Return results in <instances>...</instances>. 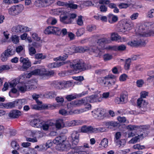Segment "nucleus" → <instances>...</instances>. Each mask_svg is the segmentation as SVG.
<instances>
[{"label":"nucleus","instance_id":"nucleus-64","mask_svg":"<svg viewBox=\"0 0 154 154\" xmlns=\"http://www.w3.org/2000/svg\"><path fill=\"white\" fill-rule=\"evenodd\" d=\"M64 88H67L71 86L72 83L70 81H63Z\"/></svg>","mask_w":154,"mask_h":154},{"label":"nucleus","instance_id":"nucleus-61","mask_svg":"<svg viewBox=\"0 0 154 154\" xmlns=\"http://www.w3.org/2000/svg\"><path fill=\"white\" fill-rule=\"evenodd\" d=\"M130 5L127 3H121L119 4L118 6L120 9L126 8Z\"/></svg>","mask_w":154,"mask_h":154},{"label":"nucleus","instance_id":"nucleus-35","mask_svg":"<svg viewBox=\"0 0 154 154\" xmlns=\"http://www.w3.org/2000/svg\"><path fill=\"white\" fill-rule=\"evenodd\" d=\"M118 18L116 16L109 14V16L108 21L109 23H112L117 21Z\"/></svg>","mask_w":154,"mask_h":154},{"label":"nucleus","instance_id":"nucleus-12","mask_svg":"<svg viewBox=\"0 0 154 154\" xmlns=\"http://www.w3.org/2000/svg\"><path fill=\"white\" fill-rule=\"evenodd\" d=\"M133 27V23L130 20H128L123 24L120 29V30L121 32H124L126 31L130 30Z\"/></svg>","mask_w":154,"mask_h":154},{"label":"nucleus","instance_id":"nucleus-45","mask_svg":"<svg viewBox=\"0 0 154 154\" xmlns=\"http://www.w3.org/2000/svg\"><path fill=\"white\" fill-rule=\"evenodd\" d=\"M143 35L145 37L154 36V31L149 30L147 32H144L143 33Z\"/></svg>","mask_w":154,"mask_h":154},{"label":"nucleus","instance_id":"nucleus-1","mask_svg":"<svg viewBox=\"0 0 154 154\" xmlns=\"http://www.w3.org/2000/svg\"><path fill=\"white\" fill-rule=\"evenodd\" d=\"M53 142L55 144H58L60 149L62 151L66 150L70 146V143L66 140V137L64 136L56 137Z\"/></svg>","mask_w":154,"mask_h":154},{"label":"nucleus","instance_id":"nucleus-27","mask_svg":"<svg viewBox=\"0 0 154 154\" xmlns=\"http://www.w3.org/2000/svg\"><path fill=\"white\" fill-rule=\"evenodd\" d=\"M86 105H87L84 109H81L75 110V113L77 114H80L91 109V106L90 104H89V103Z\"/></svg>","mask_w":154,"mask_h":154},{"label":"nucleus","instance_id":"nucleus-38","mask_svg":"<svg viewBox=\"0 0 154 154\" xmlns=\"http://www.w3.org/2000/svg\"><path fill=\"white\" fill-rule=\"evenodd\" d=\"M115 143H116V144L117 146H119L120 147L122 148L125 145L126 143V141L125 139H121V140L120 139L119 140L116 141Z\"/></svg>","mask_w":154,"mask_h":154},{"label":"nucleus","instance_id":"nucleus-59","mask_svg":"<svg viewBox=\"0 0 154 154\" xmlns=\"http://www.w3.org/2000/svg\"><path fill=\"white\" fill-rule=\"evenodd\" d=\"M29 54L31 56H33L35 54L36 51L35 49L33 47H31L29 48Z\"/></svg>","mask_w":154,"mask_h":154},{"label":"nucleus","instance_id":"nucleus-56","mask_svg":"<svg viewBox=\"0 0 154 154\" xmlns=\"http://www.w3.org/2000/svg\"><path fill=\"white\" fill-rule=\"evenodd\" d=\"M68 57V56L67 55L65 54L63 56H60L57 57L55 60H61V61H64Z\"/></svg>","mask_w":154,"mask_h":154},{"label":"nucleus","instance_id":"nucleus-33","mask_svg":"<svg viewBox=\"0 0 154 154\" xmlns=\"http://www.w3.org/2000/svg\"><path fill=\"white\" fill-rule=\"evenodd\" d=\"M60 21L65 24H68L71 23L69 17L68 16H65L63 17H60Z\"/></svg>","mask_w":154,"mask_h":154},{"label":"nucleus","instance_id":"nucleus-26","mask_svg":"<svg viewBox=\"0 0 154 154\" xmlns=\"http://www.w3.org/2000/svg\"><path fill=\"white\" fill-rule=\"evenodd\" d=\"M42 76L45 78L50 77L54 75V72L53 70L46 71L45 69H42Z\"/></svg>","mask_w":154,"mask_h":154},{"label":"nucleus","instance_id":"nucleus-40","mask_svg":"<svg viewBox=\"0 0 154 154\" xmlns=\"http://www.w3.org/2000/svg\"><path fill=\"white\" fill-rule=\"evenodd\" d=\"M52 141L51 140H48L45 144H43L42 146L43 149H45L48 148L52 146Z\"/></svg>","mask_w":154,"mask_h":154},{"label":"nucleus","instance_id":"nucleus-7","mask_svg":"<svg viewBox=\"0 0 154 154\" xmlns=\"http://www.w3.org/2000/svg\"><path fill=\"white\" fill-rule=\"evenodd\" d=\"M79 134L77 131H74L71 134V140L69 142L70 144V146L74 149L75 146L78 143L79 141Z\"/></svg>","mask_w":154,"mask_h":154},{"label":"nucleus","instance_id":"nucleus-58","mask_svg":"<svg viewBox=\"0 0 154 154\" xmlns=\"http://www.w3.org/2000/svg\"><path fill=\"white\" fill-rule=\"evenodd\" d=\"M77 23L79 25L82 26L83 25V21L82 20V16H80L78 17V18L76 21Z\"/></svg>","mask_w":154,"mask_h":154},{"label":"nucleus","instance_id":"nucleus-32","mask_svg":"<svg viewBox=\"0 0 154 154\" xmlns=\"http://www.w3.org/2000/svg\"><path fill=\"white\" fill-rule=\"evenodd\" d=\"M127 102L126 99L124 97H116L115 99V102L116 104H123Z\"/></svg>","mask_w":154,"mask_h":154},{"label":"nucleus","instance_id":"nucleus-20","mask_svg":"<svg viewBox=\"0 0 154 154\" xmlns=\"http://www.w3.org/2000/svg\"><path fill=\"white\" fill-rule=\"evenodd\" d=\"M107 41V39L106 38H102L98 39L97 43L98 47H97L99 48H103Z\"/></svg>","mask_w":154,"mask_h":154},{"label":"nucleus","instance_id":"nucleus-39","mask_svg":"<svg viewBox=\"0 0 154 154\" xmlns=\"http://www.w3.org/2000/svg\"><path fill=\"white\" fill-rule=\"evenodd\" d=\"M121 37L117 33L113 32L111 34V39L112 41H117L120 39Z\"/></svg>","mask_w":154,"mask_h":154},{"label":"nucleus","instance_id":"nucleus-17","mask_svg":"<svg viewBox=\"0 0 154 154\" xmlns=\"http://www.w3.org/2000/svg\"><path fill=\"white\" fill-rule=\"evenodd\" d=\"M21 115V112L18 110H14L9 114V116L13 118H17Z\"/></svg>","mask_w":154,"mask_h":154},{"label":"nucleus","instance_id":"nucleus-46","mask_svg":"<svg viewBox=\"0 0 154 154\" xmlns=\"http://www.w3.org/2000/svg\"><path fill=\"white\" fill-rule=\"evenodd\" d=\"M108 140L106 138H103L100 144L102 146L106 148L108 146Z\"/></svg>","mask_w":154,"mask_h":154},{"label":"nucleus","instance_id":"nucleus-55","mask_svg":"<svg viewBox=\"0 0 154 154\" xmlns=\"http://www.w3.org/2000/svg\"><path fill=\"white\" fill-rule=\"evenodd\" d=\"M84 32V29L83 28H81L77 30L76 32V34L77 36H80L82 35Z\"/></svg>","mask_w":154,"mask_h":154},{"label":"nucleus","instance_id":"nucleus-54","mask_svg":"<svg viewBox=\"0 0 154 154\" xmlns=\"http://www.w3.org/2000/svg\"><path fill=\"white\" fill-rule=\"evenodd\" d=\"M121 136V133L120 132H116L115 135V137L114 138V141L115 142H116L118 140H119Z\"/></svg>","mask_w":154,"mask_h":154},{"label":"nucleus","instance_id":"nucleus-41","mask_svg":"<svg viewBox=\"0 0 154 154\" xmlns=\"http://www.w3.org/2000/svg\"><path fill=\"white\" fill-rule=\"evenodd\" d=\"M32 74L33 75H40L42 76V74L43 72L42 69H36L31 72Z\"/></svg>","mask_w":154,"mask_h":154},{"label":"nucleus","instance_id":"nucleus-11","mask_svg":"<svg viewBox=\"0 0 154 154\" xmlns=\"http://www.w3.org/2000/svg\"><path fill=\"white\" fill-rule=\"evenodd\" d=\"M87 103L100 102L104 99H106L108 97H86Z\"/></svg>","mask_w":154,"mask_h":154},{"label":"nucleus","instance_id":"nucleus-47","mask_svg":"<svg viewBox=\"0 0 154 154\" xmlns=\"http://www.w3.org/2000/svg\"><path fill=\"white\" fill-rule=\"evenodd\" d=\"M19 83L18 79H15L10 82L9 83L11 87H14Z\"/></svg>","mask_w":154,"mask_h":154},{"label":"nucleus","instance_id":"nucleus-21","mask_svg":"<svg viewBox=\"0 0 154 154\" xmlns=\"http://www.w3.org/2000/svg\"><path fill=\"white\" fill-rule=\"evenodd\" d=\"M75 53L76 52H84L87 51H91V47L90 48L86 46L82 47L79 46L75 47Z\"/></svg>","mask_w":154,"mask_h":154},{"label":"nucleus","instance_id":"nucleus-42","mask_svg":"<svg viewBox=\"0 0 154 154\" xmlns=\"http://www.w3.org/2000/svg\"><path fill=\"white\" fill-rule=\"evenodd\" d=\"M131 58H129L126 60L124 68L125 70H128L130 68L131 63Z\"/></svg>","mask_w":154,"mask_h":154},{"label":"nucleus","instance_id":"nucleus-5","mask_svg":"<svg viewBox=\"0 0 154 154\" xmlns=\"http://www.w3.org/2000/svg\"><path fill=\"white\" fill-rule=\"evenodd\" d=\"M36 83L35 80H32L28 81L25 85L18 87V88L20 92L24 93L26 91L34 88V86Z\"/></svg>","mask_w":154,"mask_h":154},{"label":"nucleus","instance_id":"nucleus-37","mask_svg":"<svg viewBox=\"0 0 154 154\" xmlns=\"http://www.w3.org/2000/svg\"><path fill=\"white\" fill-rule=\"evenodd\" d=\"M78 124V121L73 120L70 121L66 122V126L71 127L77 125Z\"/></svg>","mask_w":154,"mask_h":154},{"label":"nucleus","instance_id":"nucleus-30","mask_svg":"<svg viewBox=\"0 0 154 154\" xmlns=\"http://www.w3.org/2000/svg\"><path fill=\"white\" fill-rule=\"evenodd\" d=\"M143 134L142 133L140 134V135H138L137 136L132 138L129 141V143H137L138 141H139L140 139H142L143 138Z\"/></svg>","mask_w":154,"mask_h":154},{"label":"nucleus","instance_id":"nucleus-24","mask_svg":"<svg viewBox=\"0 0 154 154\" xmlns=\"http://www.w3.org/2000/svg\"><path fill=\"white\" fill-rule=\"evenodd\" d=\"M109 49H112L116 51H125L126 48V46L124 45H116L112 47H109Z\"/></svg>","mask_w":154,"mask_h":154},{"label":"nucleus","instance_id":"nucleus-6","mask_svg":"<svg viewBox=\"0 0 154 154\" xmlns=\"http://www.w3.org/2000/svg\"><path fill=\"white\" fill-rule=\"evenodd\" d=\"M105 110L101 108L95 109L92 111V115L95 119H101L103 118Z\"/></svg>","mask_w":154,"mask_h":154},{"label":"nucleus","instance_id":"nucleus-51","mask_svg":"<svg viewBox=\"0 0 154 154\" xmlns=\"http://www.w3.org/2000/svg\"><path fill=\"white\" fill-rule=\"evenodd\" d=\"M35 58L37 59H43L45 58L46 56L42 53H38L35 55Z\"/></svg>","mask_w":154,"mask_h":154},{"label":"nucleus","instance_id":"nucleus-62","mask_svg":"<svg viewBox=\"0 0 154 154\" xmlns=\"http://www.w3.org/2000/svg\"><path fill=\"white\" fill-rule=\"evenodd\" d=\"M96 29V26L94 25H89L87 27V30L90 32Z\"/></svg>","mask_w":154,"mask_h":154},{"label":"nucleus","instance_id":"nucleus-49","mask_svg":"<svg viewBox=\"0 0 154 154\" xmlns=\"http://www.w3.org/2000/svg\"><path fill=\"white\" fill-rule=\"evenodd\" d=\"M99 9L100 11L102 12H106L107 11V7L105 5V4H100Z\"/></svg>","mask_w":154,"mask_h":154},{"label":"nucleus","instance_id":"nucleus-52","mask_svg":"<svg viewBox=\"0 0 154 154\" xmlns=\"http://www.w3.org/2000/svg\"><path fill=\"white\" fill-rule=\"evenodd\" d=\"M12 147L15 149H18L19 147V146L18 143L15 141H12L11 143Z\"/></svg>","mask_w":154,"mask_h":154},{"label":"nucleus","instance_id":"nucleus-44","mask_svg":"<svg viewBox=\"0 0 154 154\" xmlns=\"http://www.w3.org/2000/svg\"><path fill=\"white\" fill-rule=\"evenodd\" d=\"M106 130L105 128L103 127H100L98 128H94L93 133H98L99 132H103Z\"/></svg>","mask_w":154,"mask_h":154},{"label":"nucleus","instance_id":"nucleus-14","mask_svg":"<svg viewBox=\"0 0 154 154\" xmlns=\"http://www.w3.org/2000/svg\"><path fill=\"white\" fill-rule=\"evenodd\" d=\"M59 31L60 29L58 28L53 26H49L45 29L44 32L46 34H56L57 32Z\"/></svg>","mask_w":154,"mask_h":154},{"label":"nucleus","instance_id":"nucleus-23","mask_svg":"<svg viewBox=\"0 0 154 154\" xmlns=\"http://www.w3.org/2000/svg\"><path fill=\"white\" fill-rule=\"evenodd\" d=\"M53 124L52 123L50 122H42L40 128L45 131H47L48 130L49 127L52 126Z\"/></svg>","mask_w":154,"mask_h":154},{"label":"nucleus","instance_id":"nucleus-34","mask_svg":"<svg viewBox=\"0 0 154 154\" xmlns=\"http://www.w3.org/2000/svg\"><path fill=\"white\" fill-rule=\"evenodd\" d=\"M42 94H34L32 96H42ZM57 95V93L54 91H52L47 92L46 94L43 95V96H54Z\"/></svg>","mask_w":154,"mask_h":154},{"label":"nucleus","instance_id":"nucleus-28","mask_svg":"<svg viewBox=\"0 0 154 154\" xmlns=\"http://www.w3.org/2000/svg\"><path fill=\"white\" fill-rule=\"evenodd\" d=\"M55 126L57 129H59L64 127L66 125L63 120L59 119L57 121Z\"/></svg>","mask_w":154,"mask_h":154},{"label":"nucleus","instance_id":"nucleus-3","mask_svg":"<svg viewBox=\"0 0 154 154\" xmlns=\"http://www.w3.org/2000/svg\"><path fill=\"white\" fill-rule=\"evenodd\" d=\"M74 64L70 63L69 66L71 68L75 70H84L90 68V66L85 64L84 62L82 60H75L74 61Z\"/></svg>","mask_w":154,"mask_h":154},{"label":"nucleus","instance_id":"nucleus-22","mask_svg":"<svg viewBox=\"0 0 154 154\" xmlns=\"http://www.w3.org/2000/svg\"><path fill=\"white\" fill-rule=\"evenodd\" d=\"M64 53L67 55L72 54L73 53H75V47L73 46L71 47H68L65 48L64 50Z\"/></svg>","mask_w":154,"mask_h":154},{"label":"nucleus","instance_id":"nucleus-36","mask_svg":"<svg viewBox=\"0 0 154 154\" xmlns=\"http://www.w3.org/2000/svg\"><path fill=\"white\" fill-rule=\"evenodd\" d=\"M54 87L56 89H62L64 88L63 81L62 82H55L54 84Z\"/></svg>","mask_w":154,"mask_h":154},{"label":"nucleus","instance_id":"nucleus-16","mask_svg":"<svg viewBox=\"0 0 154 154\" xmlns=\"http://www.w3.org/2000/svg\"><path fill=\"white\" fill-rule=\"evenodd\" d=\"M19 7L13 6L8 9V12L10 15L15 16L17 15L19 13Z\"/></svg>","mask_w":154,"mask_h":154},{"label":"nucleus","instance_id":"nucleus-50","mask_svg":"<svg viewBox=\"0 0 154 154\" xmlns=\"http://www.w3.org/2000/svg\"><path fill=\"white\" fill-rule=\"evenodd\" d=\"M128 44L132 47L138 46V44H137V39L128 42Z\"/></svg>","mask_w":154,"mask_h":154},{"label":"nucleus","instance_id":"nucleus-43","mask_svg":"<svg viewBox=\"0 0 154 154\" xmlns=\"http://www.w3.org/2000/svg\"><path fill=\"white\" fill-rule=\"evenodd\" d=\"M146 16L148 18H153L154 17V9H152L149 10L146 13Z\"/></svg>","mask_w":154,"mask_h":154},{"label":"nucleus","instance_id":"nucleus-63","mask_svg":"<svg viewBox=\"0 0 154 154\" xmlns=\"http://www.w3.org/2000/svg\"><path fill=\"white\" fill-rule=\"evenodd\" d=\"M144 83V81L143 80L141 79L138 80L136 82L137 86L139 88L141 87Z\"/></svg>","mask_w":154,"mask_h":154},{"label":"nucleus","instance_id":"nucleus-2","mask_svg":"<svg viewBox=\"0 0 154 154\" xmlns=\"http://www.w3.org/2000/svg\"><path fill=\"white\" fill-rule=\"evenodd\" d=\"M89 148L88 143H85L83 145L77 146L67 154H88L89 152L88 149Z\"/></svg>","mask_w":154,"mask_h":154},{"label":"nucleus","instance_id":"nucleus-57","mask_svg":"<svg viewBox=\"0 0 154 154\" xmlns=\"http://www.w3.org/2000/svg\"><path fill=\"white\" fill-rule=\"evenodd\" d=\"M13 42L15 44L18 43L19 41V37L16 35H13L11 37Z\"/></svg>","mask_w":154,"mask_h":154},{"label":"nucleus","instance_id":"nucleus-48","mask_svg":"<svg viewBox=\"0 0 154 154\" xmlns=\"http://www.w3.org/2000/svg\"><path fill=\"white\" fill-rule=\"evenodd\" d=\"M112 56L109 54H106L103 56V59L105 61L109 60L112 58Z\"/></svg>","mask_w":154,"mask_h":154},{"label":"nucleus","instance_id":"nucleus-18","mask_svg":"<svg viewBox=\"0 0 154 154\" xmlns=\"http://www.w3.org/2000/svg\"><path fill=\"white\" fill-rule=\"evenodd\" d=\"M100 49L96 46H93L91 47V51H92L94 53H95L96 54L95 56L96 57H100L102 53L100 51Z\"/></svg>","mask_w":154,"mask_h":154},{"label":"nucleus","instance_id":"nucleus-53","mask_svg":"<svg viewBox=\"0 0 154 154\" xmlns=\"http://www.w3.org/2000/svg\"><path fill=\"white\" fill-rule=\"evenodd\" d=\"M137 44H138V46H144L145 45L146 43L145 40L143 39L138 38L137 39Z\"/></svg>","mask_w":154,"mask_h":154},{"label":"nucleus","instance_id":"nucleus-15","mask_svg":"<svg viewBox=\"0 0 154 154\" xmlns=\"http://www.w3.org/2000/svg\"><path fill=\"white\" fill-rule=\"evenodd\" d=\"M99 3V4H105L106 5H108L109 7L111 9L115 8L116 5L114 3H110V1L109 0H99L96 3Z\"/></svg>","mask_w":154,"mask_h":154},{"label":"nucleus","instance_id":"nucleus-8","mask_svg":"<svg viewBox=\"0 0 154 154\" xmlns=\"http://www.w3.org/2000/svg\"><path fill=\"white\" fill-rule=\"evenodd\" d=\"M31 30V29L27 26L20 25L14 26L12 29L13 32L18 34L29 31Z\"/></svg>","mask_w":154,"mask_h":154},{"label":"nucleus","instance_id":"nucleus-10","mask_svg":"<svg viewBox=\"0 0 154 154\" xmlns=\"http://www.w3.org/2000/svg\"><path fill=\"white\" fill-rule=\"evenodd\" d=\"M20 61L23 63L22 68L23 71L26 70L31 66V63L28 58H24L23 57H20Z\"/></svg>","mask_w":154,"mask_h":154},{"label":"nucleus","instance_id":"nucleus-4","mask_svg":"<svg viewBox=\"0 0 154 154\" xmlns=\"http://www.w3.org/2000/svg\"><path fill=\"white\" fill-rule=\"evenodd\" d=\"M15 49L13 46L9 45L7 47V50L1 55V60L3 61H6L8 58L15 54Z\"/></svg>","mask_w":154,"mask_h":154},{"label":"nucleus","instance_id":"nucleus-13","mask_svg":"<svg viewBox=\"0 0 154 154\" xmlns=\"http://www.w3.org/2000/svg\"><path fill=\"white\" fill-rule=\"evenodd\" d=\"M87 100L86 97H85L81 99H77L73 101L72 104L77 106H80L82 105H85L87 104Z\"/></svg>","mask_w":154,"mask_h":154},{"label":"nucleus","instance_id":"nucleus-9","mask_svg":"<svg viewBox=\"0 0 154 154\" xmlns=\"http://www.w3.org/2000/svg\"><path fill=\"white\" fill-rule=\"evenodd\" d=\"M146 97H140L137 99V106L143 112L146 111L147 109V103L143 98Z\"/></svg>","mask_w":154,"mask_h":154},{"label":"nucleus","instance_id":"nucleus-31","mask_svg":"<svg viewBox=\"0 0 154 154\" xmlns=\"http://www.w3.org/2000/svg\"><path fill=\"white\" fill-rule=\"evenodd\" d=\"M16 100L4 104V107L7 109H11L17 106Z\"/></svg>","mask_w":154,"mask_h":154},{"label":"nucleus","instance_id":"nucleus-19","mask_svg":"<svg viewBox=\"0 0 154 154\" xmlns=\"http://www.w3.org/2000/svg\"><path fill=\"white\" fill-rule=\"evenodd\" d=\"M42 121L39 119H35L32 120L30 122V125L33 127L40 128Z\"/></svg>","mask_w":154,"mask_h":154},{"label":"nucleus","instance_id":"nucleus-29","mask_svg":"<svg viewBox=\"0 0 154 154\" xmlns=\"http://www.w3.org/2000/svg\"><path fill=\"white\" fill-rule=\"evenodd\" d=\"M16 101L17 102V106H18V108L19 109L22 108V105H24L27 103V100L25 99L17 100H16Z\"/></svg>","mask_w":154,"mask_h":154},{"label":"nucleus","instance_id":"nucleus-60","mask_svg":"<svg viewBox=\"0 0 154 154\" xmlns=\"http://www.w3.org/2000/svg\"><path fill=\"white\" fill-rule=\"evenodd\" d=\"M133 148L134 149H137L138 150H140L145 148V147L144 146L140 145L139 144H137L134 145L133 146Z\"/></svg>","mask_w":154,"mask_h":154},{"label":"nucleus","instance_id":"nucleus-25","mask_svg":"<svg viewBox=\"0 0 154 154\" xmlns=\"http://www.w3.org/2000/svg\"><path fill=\"white\" fill-rule=\"evenodd\" d=\"M94 128L91 126H87L84 125L81 128V131L84 133L90 132L93 133Z\"/></svg>","mask_w":154,"mask_h":154}]
</instances>
